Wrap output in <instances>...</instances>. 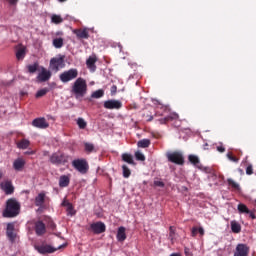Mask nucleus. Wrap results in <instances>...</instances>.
<instances>
[{"instance_id":"412c9836","label":"nucleus","mask_w":256,"mask_h":256,"mask_svg":"<svg viewBox=\"0 0 256 256\" xmlns=\"http://www.w3.org/2000/svg\"><path fill=\"white\" fill-rule=\"evenodd\" d=\"M44 204H45V193L41 192L35 197V206L43 207Z\"/></svg>"},{"instance_id":"ddd939ff","label":"nucleus","mask_w":256,"mask_h":256,"mask_svg":"<svg viewBox=\"0 0 256 256\" xmlns=\"http://www.w3.org/2000/svg\"><path fill=\"white\" fill-rule=\"evenodd\" d=\"M0 187L6 195H13V193H15V187H13L11 181L2 182Z\"/></svg>"},{"instance_id":"4be33fe9","label":"nucleus","mask_w":256,"mask_h":256,"mask_svg":"<svg viewBox=\"0 0 256 256\" xmlns=\"http://www.w3.org/2000/svg\"><path fill=\"white\" fill-rule=\"evenodd\" d=\"M69 183H71V178L67 175H62L59 178V187H69Z\"/></svg>"},{"instance_id":"79ce46f5","label":"nucleus","mask_w":256,"mask_h":256,"mask_svg":"<svg viewBox=\"0 0 256 256\" xmlns=\"http://www.w3.org/2000/svg\"><path fill=\"white\" fill-rule=\"evenodd\" d=\"M227 157L229 159V161H232L233 163H238L239 162V158L233 156V153L229 152L227 154Z\"/></svg>"},{"instance_id":"4468645a","label":"nucleus","mask_w":256,"mask_h":256,"mask_svg":"<svg viewBox=\"0 0 256 256\" xmlns=\"http://www.w3.org/2000/svg\"><path fill=\"white\" fill-rule=\"evenodd\" d=\"M37 79L40 83L49 81L51 79V71L46 70L45 67H41V72L38 74Z\"/></svg>"},{"instance_id":"680f3d73","label":"nucleus","mask_w":256,"mask_h":256,"mask_svg":"<svg viewBox=\"0 0 256 256\" xmlns=\"http://www.w3.org/2000/svg\"><path fill=\"white\" fill-rule=\"evenodd\" d=\"M162 109H164V111H167V108H166V107H162Z\"/></svg>"},{"instance_id":"cd10ccee","label":"nucleus","mask_w":256,"mask_h":256,"mask_svg":"<svg viewBox=\"0 0 256 256\" xmlns=\"http://www.w3.org/2000/svg\"><path fill=\"white\" fill-rule=\"evenodd\" d=\"M227 183L234 191H239V189H241L239 183L235 182L232 178H228Z\"/></svg>"},{"instance_id":"6ab92c4d","label":"nucleus","mask_w":256,"mask_h":256,"mask_svg":"<svg viewBox=\"0 0 256 256\" xmlns=\"http://www.w3.org/2000/svg\"><path fill=\"white\" fill-rule=\"evenodd\" d=\"M23 167H25V160L23 158H18L13 162L15 171H23Z\"/></svg>"},{"instance_id":"7ed1b4c3","label":"nucleus","mask_w":256,"mask_h":256,"mask_svg":"<svg viewBox=\"0 0 256 256\" xmlns=\"http://www.w3.org/2000/svg\"><path fill=\"white\" fill-rule=\"evenodd\" d=\"M50 163H52V165H65L67 163H69V155H66L63 152H54L51 156H50Z\"/></svg>"},{"instance_id":"4c0bfd02","label":"nucleus","mask_w":256,"mask_h":256,"mask_svg":"<svg viewBox=\"0 0 256 256\" xmlns=\"http://www.w3.org/2000/svg\"><path fill=\"white\" fill-rule=\"evenodd\" d=\"M77 125H78L79 129H86L87 122L83 118H78L77 119Z\"/></svg>"},{"instance_id":"6e6552de","label":"nucleus","mask_w":256,"mask_h":256,"mask_svg":"<svg viewBox=\"0 0 256 256\" xmlns=\"http://www.w3.org/2000/svg\"><path fill=\"white\" fill-rule=\"evenodd\" d=\"M65 67V56L54 57L50 60V69L51 71H59Z\"/></svg>"},{"instance_id":"37998d69","label":"nucleus","mask_w":256,"mask_h":256,"mask_svg":"<svg viewBox=\"0 0 256 256\" xmlns=\"http://www.w3.org/2000/svg\"><path fill=\"white\" fill-rule=\"evenodd\" d=\"M154 187H165V182L161 180H154Z\"/></svg>"},{"instance_id":"603ef678","label":"nucleus","mask_w":256,"mask_h":256,"mask_svg":"<svg viewBox=\"0 0 256 256\" xmlns=\"http://www.w3.org/2000/svg\"><path fill=\"white\" fill-rule=\"evenodd\" d=\"M217 151H219V153H225V147L217 146Z\"/></svg>"},{"instance_id":"b1692460","label":"nucleus","mask_w":256,"mask_h":256,"mask_svg":"<svg viewBox=\"0 0 256 256\" xmlns=\"http://www.w3.org/2000/svg\"><path fill=\"white\" fill-rule=\"evenodd\" d=\"M122 161L128 163V165H135V161L133 160V155L124 153L122 154Z\"/></svg>"},{"instance_id":"a18cd8bd","label":"nucleus","mask_w":256,"mask_h":256,"mask_svg":"<svg viewBox=\"0 0 256 256\" xmlns=\"http://www.w3.org/2000/svg\"><path fill=\"white\" fill-rule=\"evenodd\" d=\"M68 215H74L75 211L73 210V204H70L66 209Z\"/></svg>"},{"instance_id":"4d7b16f0","label":"nucleus","mask_w":256,"mask_h":256,"mask_svg":"<svg viewBox=\"0 0 256 256\" xmlns=\"http://www.w3.org/2000/svg\"><path fill=\"white\" fill-rule=\"evenodd\" d=\"M169 256H181V254L180 253H172Z\"/></svg>"},{"instance_id":"0eeeda50","label":"nucleus","mask_w":256,"mask_h":256,"mask_svg":"<svg viewBox=\"0 0 256 256\" xmlns=\"http://www.w3.org/2000/svg\"><path fill=\"white\" fill-rule=\"evenodd\" d=\"M72 167L76 169L79 173L82 175H85L87 171H89V164L87 163V160L85 159H76L72 162Z\"/></svg>"},{"instance_id":"3c124183","label":"nucleus","mask_w":256,"mask_h":256,"mask_svg":"<svg viewBox=\"0 0 256 256\" xmlns=\"http://www.w3.org/2000/svg\"><path fill=\"white\" fill-rule=\"evenodd\" d=\"M115 93H117V87L115 85H113L111 87V95H115Z\"/></svg>"},{"instance_id":"f3484780","label":"nucleus","mask_w":256,"mask_h":256,"mask_svg":"<svg viewBox=\"0 0 256 256\" xmlns=\"http://www.w3.org/2000/svg\"><path fill=\"white\" fill-rule=\"evenodd\" d=\"M95 63H97V56H90L87 60H86V65L87 68L92 71V73H95V71L97 70V66L95 65Z\"/></svg>"},{"instance_id":"9d476101","label":"nucleus","mask_w":256,"mask_h":256,"mask_svg":"<svg viewBox=\"0 0 256 256\" xmlns=\"http://www.w3.org/2000/svg\"><path fill=\"white\" fill-rule=\"evenodd\" d=\"M34 231L38 237H43V235L47 233V226L45 223H43V221L38 220L34 224Z\"/></svg>"},{"instance_id":"f8f14e48","label":"nucleus","mask_w":256,"mask_h":256,"mask_svg":"<svg viewBox=\"0 0 256 256\" xmlns=\"http://www.w3.org/2000/svg\"><path fill=\"white\" fill-rule=\"evenodd\" d=\"M249 255V246L247 244H238L236 246V251L234 256H248Z\"/></svg>"},{"instance_id":"49530a36","label":"nucleus","mask_w":256,"mask_h":256,"mask_svg":"<svg viewBox=\"0 0 256 256\" xmlns=\"http://www.w3.org/2000/svg\"><path fill=\"white\" fill-rule=\"evenodd\" d=\"M197 233H199V228L193 227L191 230L192 237H197Z\"/></svg>"},{"instance_id":"bb28decb","label":"nucleus","mask_w":256,"mask_h":256,"mask_svg":"<svg viewBox=\"0 0 256 256\" xmlns=\"http://www.w3.org/2000/svg\"><path fill=\"white\" fill-rule=\"evenodd\" d=\"M231 231L232 233H241V224L237 221L231 222Z\"/></svg>"},{"instance_id":"13d9d810","label":"nucleus","mask_w":256,"mask_h":256,"mask_svg":"<svg viewBox=\"0 0 256 256\" xmlns=\"http://www.w3.org/2000/svg\"><path fill=\"white\" fill-rule=\"evenodd\" d=\"M50 227H51V229H55V223L51 222Z\"/></svg>"},{"instance_id":"5fc2aeb1","label":"nucleus","mask_w":256,"mask_h":256,"mask_svg":"<svg viewBox=\"0 0 256 256\" xmlns=\"http://www.w3.org/2000/svg\"><path fill=\"white\" fill-rule=\"evenodd\" d=\"M247 215H249V217L252 219H256V215L251 210H249V213Z\"/></svg>"},{"instance_id":"2f4dec72","label":"nucleus","mask_w":256,"mask_h":256,"mask_svg":"<svg viewBox=\"0 0 256 256\" xmlns=\"http://www.w3.org/2000/svg\"><path fill=\"white\" fill-rule=\"evenodd\" d=\"M188 160L190 161V163L192 165H195V166H197V165H199V163H201V161L199 160V157L196 155H193V154L188 156Z\"/></svg>"},{"instance_id":"c756f323","label":"nucleus","mask_w":256,"mask_h":256,"mask_svg":"<svg viewBox=\"0 0 256 256\" xmlns=\"http://www.w3.org/2000/svg\"><path fill=\"white\" fill-rule=\"evenodd\" d=\"M137 145H138V147H141L142 149H147V147H149V145H151V140L142 139V140L138 141Z\"/></svg>"},{"instance_id":"2eb2a0df","label":"nucleus","mask_w":256,"mask_h":256,"mask_svg":"<svg viewBox=\"0 0 256 256\" xmlns=\"http://www.w3.org/2000/svg\"><path fill=\"white\" fill-rule=\"evenodd\" d=\"M6 235L10 241H15V239L17 238V234H15V224H7Z\"/></svg>"},{"instance_id":"c85d7f7f","label":"nucleus","mask_w":256,"mask_h":256,"mask_svg":"<svg viewBox=\"0 0 256 256\" xmlns=\"http://www.w3.org/2000/svg\"><path fill=\"white\" fill-rule=\"evenodd\" d=\"M237 209H238V213L245 214V215H247L250 211L249 208L247 207V205H245L243 203L238 204Z\"/></svg>"},{"instance_id":"c03bdc74","label":"nucleus","mask_w":256,"mask_h":256,"mask_svg":"<svg viewBox=\"0 0 256 256\" xmlns=\"http://www.w3.org/2000/svg\"><path fill=\"white\" fill-rule=\"evenodd\" d=\"M246 175H253V165L249 164L246 168Z\"/></svg>"},{"instance_id":"393cba45","label":"nucleus","mask_w":256,"mask_h":256,"mask_svg":"<svg viewBox=\"0 0 256 256\" xmlns=\"http://www.w3.org/2000/svg\"><path fill=\"white\" fill-rule=\"evenodd\" d=\"M31 142L27 139H22L17 143L18 149H28Z\"/></svg>"},{"instance_id":"20e7f679","label":"nucleus","mask_w":256,"mask_h":256,"mask_svg":"<svg viewBox=\"0 0 256 256\" xmlns=\"http://www.w3.org/2000/svg\"><path fill=\"white\" fill-rule=\"evenodd\" d=\"M63 247H67V244L60 245L57 248L49 244L35 245L36 251H38V253L41 255H47V253H55V251H59V249H63Z\"/></svg>"},{"instance_id":"39448f33","label":"nucleus","mask_w":256,"mask_h":256,"mask_svg":"<svg viewBox=\"0 0 256 256\" xmlns=\"http://www.w3.org/2000/svg\"><path fill=\"white\" fill-rule=\"evenodd\" d=\"M166 157L170 163H174L175 165L185 164V157H183V153L179 151L169 152L166 154Z\"/></svg>"},{"instance_id":"f704fd0d","label":"nucleus","mask_w":256,"mask_h":256,"mask_svg":"<svg viewBox=\"0 0 256 256\" xmlns=\"http://www.w3.org/2000/svg\"><path fill=\"white\" fill-rule=\"evenodd\" d=\"M16 59L21 61V59H25V48H20L16 52Z\"/></svg>"},{"instance_id":"1a4fd4ad","label":"nucleus","mask_w":256,"mask_h":256,"mask_svg":"<svg viewBox=\"0 0 256 256\" xmlns=\"http://www.w3.org/2000/svg\"><path fill=\"white\" fill-rule=\"evenodd\" d=\"M90 229L95 235H101V233L107 231V226L103 222H95L90 225Z\"/></svg>"},{"instance_id":"8fccbe9b","label":"nucleus","mask_w":256,"mask_h":256,"mask_svg":"<svg viewBox=\"0 0 256 256\" xmlns=\"http://www.w3.org/2000/svg\"><path fill=\"white\" fill-rule=\"evenodd\" d=\"M198 233H199V235H201V237H203V235H205V229H203V227H199Z\"/></svg>"},{"instance_id":"09e8293b","label":"nucleus","mask_w":256,"mask_h":256,"mask_svg":"<svg viewBox=\"0 0 256 256\" xmlns=\"http://www.w3.org/2000/svg\"><path fill=\"white\" fill-rule=\"evenodd\" d=\"M184 253H185V255L186 256H193V253H191V249H189V248H184Z\"/></svg>"},{"instance_id":"5701e85b","label":"nucleus","mask_w":256,"mask_h":256,"mask_svg":"<svg viewBox=\"0 0 256 256\" xmlns=\"http://www.w3.org/2000/svg\"><path fill=\"white\" fill-rule=\"evenodd\" d=\"M174 119H179V115L172 114L165 118H161V119H159V123H160V125H165L166 123H169V121H174Z\"/></svg>"},{"instance_id":"9b49d317","label":"nucleus","mask_w":256,"mask_h":256,"mask_svg":"<svg viewBox=\"0 0 256 256\" xmlns=\"http://www.w3.org/2000/svg\"><path fill=\"white\" fill-rule=\"evenodd\" d=\"M123 103L119 100H107L104 102V109H121Z\"/></svg>"},{"instance_id":"ea45409f","label":"nucleus","mask_w":256,"mask_h":256,"mask_svg":"<svg viewBox=\"0 0 256 256\" xmlns=\"http://www.w3.org/2000/svg\"><path fill=\"white\" fill-rule=\"evenodd\" d=\"M168 239H170V241H175V228L173 226L169 227V237Z\"/></svg>"},{"instance_id":"72a5a7b5","label":"nucleus","mask_w":256,"mask_h":256,"mask_svg":"<svg viewBox=\"0 0 256 256\" xmlns=\"http://www.w3.org/2000/svg\"><path fill=\"white\" fill-rule=\"evenodd\" d=\"M84 149L86 153H93V151H95V145L93 143L86 142L84 143Z\"/></svg>"},{"instance_id":"f03ea898","label":"nucleus","mask_w":256,"mask_h":256,"mask_svg":"<svg viewBox=\"0 0 256 256\" xmlns=\"http://www.w3.org/2000/svg\"><path fill=\"white\" fill-rule=\"evenodd\" d=\"M71 92L75 95L76 99H79V97H85V95H87V81L83 78H78L74 82Z\"/></svg>"},{"instance_id":"dca6fc26","label":"nucleus","mask_w":256,"mask_h":256,"mask_svg":"<svg viewBox=\"0 0 256 256\" xmlns=\"http://www.w3.org/2000/svg\"><path fill=\"white\" fill-rule=\"evenodd\" d=\"M33 127H37L38 129H47L49 127V123L45 118H36L32 122Z\"/></svg>"},{"instance_id":"a878e982","label":"nucleus","mask_w":256,"mask_h":256,"mask_svg":"<svg viewBox=\"0 0 256 256\" xmlns=\"http://www.w3.org/2000/svg\"><path fill=\"white\" fill-rule=\"evenodd\" d=\"M27 71L28 73H37V71H39V62H35L34 64H29L27 66Z\"/></svg>"},{"instance_id":"052dcab7","label":"nucleus","mask_w":256,"mask_h":256,"mask_svg":"<svg viewBox=\"0 0 256 256\" xmlns=\"http://www.w3.org/2000/svg\"><path fill=\"white\" fill-rule=\"evenodd\" d=\"M3 178V172H0V179Z\"/></svg>"},{"instance_id":"7c9ffc66","label":"nucleus","mask_w":256,"mask_h":256,"mask_svg":"<svg viewBox=\"0 0 256 256\" xmlns=\"http://www.w3.org/2000/svg\"><path fill=\"white\" fill-rule=\"evenodd\" d=\"M52 43L55 49H61L64 45L63 38H55Z\"/></svg>"},{"instance_id":"de8ad7c7","label":"nucleus","mask_w":256,"mask_h":256,"mask_svg":"<svg viewBox=\"0 0 256 256\" xmlns=\"http://www.w3.org/2000/svg\"><path fill=\"white\" fill-rule=\"evenodd\" d=\"M144 118H145V119H146V121H148V122L153 121V115L144 114Z\"/></svg>"},{"instance_id":"f257e3e1","label":"nucleus","mask_w":256,"mask_h":256,"mask_svg":"<svg viewBox=\"0 0 256 256\" xmlns=\"http://www.w3.org/2000/svg\"><path fill=\"white\" fill-rule=\"evenodd\" d=\"M19 211H21V204H19L17 200L10 198L6 202V208L3 212V217H17V215H19Z\"/></svg>"},{"instance_id":"a211bd4d","label":"nucleus","mask_w":256,"mask_h":256,"mask_svg":"<svg viewBox=\"0 0 256 256\" xmlns=\"http://www.w3.org/2000/svg\"><path fill=\"white\" fill-rule=\"evenodd\" d=\"M74 35H76L77 39H89V31L84 29H74Z\"/></svg>"},{"instance_id":"423d86ee","label":"nucleus","mask_w":256,"mask_h":256,"mask_svg":"<svg viewBox=\"0 0 256 256\" xmlns=\"http://www.w3.org/2000/svg\"><path fill=\"white\" fill-rule=\"evenodd\" d=\"M79 75V71L77 69L72 68L67 71H64L60 74L59 79L62 83H69V81H73V79H77Z\"/></svg>"},{"instance_id":"bf43d9fd","label":"nucleus","mask_w":256,"mask_h":256,"mask_svg":"<svg viewBox=\"0 0 256 256\" xmlns=\"http://www.w3.org/2000/svg\"><path fill=\"white\" fill-rule=\"evenodd\" d=\"M59 1V3H65V1H67V0H58Z\"/></svg>"},{"instance_id":"864d4df0","label":"nucleus","mask_w":256,"mask_h":256,"mask_svg":"<svg viewBox=\"0 0 256 256\" xmlns=\"http://www.w3.org/2000/svg\"><path fill=\"white\" fill-rule=\"evenodd\" d=\"M71 205V202H68L67 200H64L62 202V207H69Z\"/></svg>"},{"instance_id":"e433bc0d","label":"nucleus","mask_w":256,"mask_h":256,"mask_svg":"<svg viewBox=\"0 0 256 256\" xmlns=\"http://www.w3.org/2000/svg\"><path fill=\"white\" fill-rule=\"evenodd\" d=\"M46 93H49V89L43 88V89L37 91L35 97H36V99H40V97H45Z\"/></svg>"},{"instance_id":"58836bf2","label":"nucleus","mask_w":256,"mask_h":256,"mask_svg":"<svg viewBox=\"0 0 256 256\" xmlns=\"http://www.w3.org/2000/svg\"><path fill=\"white\" fill-rule=\"evenodd\" d=\"M51 20L52 23H55L56 25H59V23H63V18L59 15H53Z\"/></svg>"},{"instance_id":"6e6d98bb","label":"nucleus","mask_w":256,"mask_h":256,"mask_svg":"<svg viewBox=\"0 0 256 256\" xmlns=\"http://www.w3.org/2000/svg\"><path fill=\"white\" fill-rule=\"evenodd\" d=\"M9 2L10 5H15L16 3L19 2V0H6Z\"/></svg>"},{"instance_id":"473e14b6","label":"nucleus","mask_w":256,"mask_h":256,"mask_svg":"<svg viewBox=\"0 0 256 256\" xmlns=\"http://www.w3.org/2000/svg\"><path fill=\"white\" fill-rule=\"evenodd\" d=\"M103 95H105V91L99 89V90L94 91L91 94V97H92V99H101V97H103Z\"/></svg>"},{"instance_id":"c9c22d12","label":"nucleus","mask_w":256,"mask_h":256,"mask_svg":"<svg viewBox=\"0 0 256 256\" xmlns=\"http://www.w3.org/2000/svg\"><path fill=\"white\" fill-rule=\"evenodd\" d=\"M122 171H123V177L125 179H129V177H131V170L129 169V167H127V165L122 166Z\"/></svg>"},{"instance_id":"a19ab883","label":"nucleus","mask_w":256,"mask_h":256,"mask_svg":"<svg viewBox=\"0 0 256 256\" xmlns=\"http://www.w3.org/2000/svg\"><path fill=\"white\" fill-rule=\"evenodd\" d=\"M135 157L137 161H145V155L141 151H136Z\"/></svg>"},{"instance_id":"aec40b11","label":"nucleus","mask_w":256,"mask_h":256,"mask_svg":"<svg viewBox=\"0 0 256 256\" xmlns=\"http://www.w3.org/2000/svg\"><path fill=\"white\" fill-rule=\"evenodd\" d=\"M116 238H117V241H119L120 243H123V241L127 239V234L125 233V227L121 226L118 228Z\"/></svg>"}]
</instances>
